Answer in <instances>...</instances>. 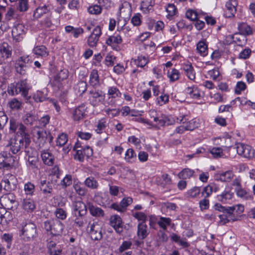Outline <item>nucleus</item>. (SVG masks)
Here are the masks:
<instances>
[{"label":"nucleus","mask_w":255,"mask_h":255,"mask_svg":"<svg viewBox=\"0 0 255 255\" xmlns=\"http://www.w3.org/2000/svg\"><path fill=\"white\" fill-rule=\"evenodd\" d=\"M34 141L40 148L49 142L50 143L53 140V137L49 132L46 131L39 127H34L31 130Z\"/></svg>","instance_id":"1"},{"label":"nucleus","mask_w":255,"mask_h":255,"mask_svg":"<svg viewBox=\"0 0 255 255\" xmlns=\"http://www.w3.org/2000/svg\"><path fill=\"white\" fill-rule=\"evenodd\" d=\"M29 88L26 80H22L15 83H11L7 88V93L9 95L15 96L20 94L24 98H26Z\"/></svg>","instance_id":"2"},{"label":"nucleus","mask_w":255,"mask_h":255,"mask_svg":"<svg viewBox=\"0 0 255 255\" xmlns=\"http://www.w3.org/2000/svg\"><path fill=\"white\" fill-rule=\"evenodd\" d=\"M9 131L12 133H15L17 129L21 137H24L26 143L29 141V135L27 128L22 123L19 122L14 118H11L9 120Z\"/></svg>","instance_id":"3"},{"label":"nucleus","mask_w":255,"mask_h":255,"mask_svg":"<svg viewBox=\"0 0 255 255\" xmlns=\"http://www.w3.org/2000/svg\"><path fill=\"white\" fill-rule=\"evenodd\" d=\"M21 232L22 239L26 242L33 241L38 235L36 226L31 222L26 223L22 227Z\"/></svg>","instance_id":"4"},{"label":"nucleus","mask_w":255,"mask_h":255,"mask_svg":"<svg viewBox=\"0 0 255 255\" xmlns=\"http://www.w3.org/2000/svg\"><path fill=\"white\" fill-rule=\"evenodd\" d=\"M5 138L7 142L5 147L13 154H16L20 150L23 145L24 140H25L24 137H22L18 140L15 134H13L11 137L8 135Z\"/></svg>","instance_id":"5"},{"label":"nucleus","mask_w":255,"mask_h":255,"mask_svg":"<svg viewBox=\"0 0 255 255\" xmlns=\"http://www.w3.org/2000/svg\"><path fill=\"white\" fill-rule=\"evenodd\" d=\"M64 225L59 220H53L44 222V228L54 236L61 235L63 231Z\"/></svg>","instance_id":"6"},{"label":"nucleus","mask_w":255,"mask_h":255,"mask_svg":"<svg viewBox=\"0 0 255 255\" xmlns=\"http://www.w3.org/2000/svg\"><path fill=\"white\" fill-rule=\"evenodd\" d=\"M88 233L93 241H100L103 238L102 228L97 222L89 223L88 226Z\"/></svg>","instance_id":"7"},{"label":"nucleus","mask_w":255,"mask_h":255,"mask_svg":"<svg viewBox=\"0 0 255 255\" xmlns=\"http://www.w3.org/2000/svg\"><path fill=\"white\" fill-rule=\"evenodd\" d=\"M25 152L28 156L27 162L29 168L33 170L37 169L38 162V156L37 151L25 146Z\"/></svg>","instance_id":"8"},{"label":"nucleus","mask_w":255,"mask_h":255,"mask_svg":"<svg viewBox=\"0 0 255 255\" xmlns=\"http://www.w3.org/2000/svg\"><path fill=\"white\" fill-rule=\"evenodd\" d=\"M236 148L238 154L240 156L249 159L252 158L254 156V150L248 144L238 143L236 144Z\"/></svg>","instance_id":"9"},{"label":"nucleus","mask_w":255,"mask_h":255,"mask_svg":"<svg viewBox=\"0 0 255 255\" xmlns=\"http://www.w3.org/2000/svg\"><path fill=\"white\" fill-rule=\"evenodd\" d=\"M30 61L28 55H23L16 60L15 63V69L17 73L22 75L26 74L27 66L26 64Z\"/></svg>","instance_id":"10"},{"label":"nucleus","mask_w":255,"mask_h":255,"mask_svg":"<svg viewBox=\"0 0 255 255\" xmlns=\"http://www.w3.org/2000/svg\"><path fill=\"white\" fill-rule=\"evenodd\" d=\"M74 214L75 216L81 217L85 216L87 212L86 205L82 201H78L73 203L72 204Z\"/></svg>","instance_id":"11"},{"label":"nucleus","mask_w":255,"mask_h":255,"mask_svg":"<svg viewBox=\"0 0 255 255\" xmlns=\"http://www.w3.org/2000/svg\"><path fill=\"white\" fill-rule=\"evenodd\" d=\"M110 224L118 234H121L123 233V222L121 218L119 216H112L110 218Z\"/></svg>","instance_id":"12"},{"label":"nucleus","mask_w":255,"mask_h":255,"mask_svg":"<svg viewBox=\"0 0 255 255\" xmlns=\"http://www.w3.org/2000/svg\"><path fill=\"white\" fill-rule=\"evenodd\" d=\"M238 3L236 0H230L226 4V10L224 15L226 17L231 18L234 16L237 11Z\"/></svg>","instance_id":"13"},{"label":"nucleus","mask_w":255,"mask_h":255,"mask_svg":"<svg viewBox=\"0 0 255 255\" xmlns=\"http://www.w3.org/2000/svg\"><path fill=\"white\" fill-rule=\"evenodd\" d=\"M86 108L85 105H81L77 107L73 112L72 118L75 121H79L86 116Z\"/></svg>","instance_id":"14"},{"label":"nucleus","mask_w":255,"mask_h":255,"mask_svg":"<svg viewBox=\"0 0 255 255\" xmlns=\"http://www.w3.org/2000/svg\"><path fill=\"white\" fill-rule=\"evenodd\" d=\"M0 202L3 206L11 208V205L16 202V197L11 193L4 194L0 197Z\"/></svg>","instance_id":"15"},{"label":"nucleus","mask_w":255,"mask_h":255,"mask_svg":"<svg viewBox=\"0 0 255 255\" xmlns=\"http://www.w3.org/2000/svg\"><path fill=\"white\" fill-rule=\"evenodd\" d=\"M92 155V149L89 147H87L84 149H78L76 150V154L74 155V158L79 161H83L85 155L90 156Z\"/></svg>","instance_id":"16"},{"label":"nucleus","mask_w":255,"mask_h":255,"mask_svg":"<svg viewBox=\"0 0 255 255\" xmlns=\"http://www.w3.org/2000/svg\"><path fill=\"white\" fill-rule=\"evenodd\" d=\"M149 234L147 226L144 222H139L137 225V235L140 240L145 239Z\"/></svg>","instance_id":"17"},{"label":"nucleus","mask_w":255,"mask_h":255,"mask_svg":"<svg viewBox=\"0 0 255 255\" xmlns=\"http://www.w3.org/2000/svg\"><path fill=\"white\" fill-rule=\"evenodd\" d=\"M223 213V214L219 215L220 222L222 225H225L230 222H235L238 220V216H234V215H231L229 213L228 210Z\"/></svg>","instance_id":"18"},{"label":"nucleus","mask_w":255,"mask_h":255,"mask_svg":"<svg viewBox=\"0 0 255 255\" xmlns=\"http://www.w3.org/2000/svg\"><path fill=\"white\" fill-rule=\"evenodd\" d=\"M12 53L11 47L7 43L3 42L0 45V54L5 59L8 58Z\"/></svg>","instance_id":"19"},{"label":"nucleus","mask_w":255,"mask_h":255,"mask_svg":"<svg viewBox=\"0 0 255 255\" xmlns=\"http://www.w3.org/2000/svg\"><path fill=\"white\" fill-rule=\"evenodd\" d=\"M53 185L52 183L46 180H42L40 182V190L45 195L50 194L53 191Z\"/></svg>","instance_id":"20"},{"label":"nucleus","mask_w":255,"mask_h":255,"mask_svg":"<svg viewBox=\"0 0 255 255\" xmlns=\"http://www.w3.org/2000/svg\"><path fill=\"white\" fill-rule=\"evenodd\" d=\"M32 51L37 57H45L48 56L49 54L47 48L44 45H39L34 47Z\"/></svg>","instance_id":"21"},{"label":"nucleus","mask_w":255,"mask_h":255,"mask_svg":"<svg viewBox=\"0 0 255 255\" xmlns=\"http://www.w3.org/2000/svg\"><path fill=\"white\" fill-rule=\"evenodd\" d=\"M51 5L49 4H44L42 6H39L35 10L33 16L35 18H39L44 14L47 13L51 9Z\"/></svg>","instance_id":"22"},{"label":"nucleus","mask_w":255,"mask_h":255,"mask_svg":"<svg viewBox=\"0 0 255 255\" xmlns=\"http://www.w3.org/2000/svg\"><path fill=\"white\" fill-rule=\"evenodd\" d=\"M87 83L85 81H81L78 82L75 85L74 87L76 94L79 96L82 95L86 91L87 88Z\"/></svg>","instance_id":"23"},{"label":"nucleus","mask_w":255,"mask_h":255,"mask_svg":"<svg viewBox=\"0 0 255 255\" xmlns=\"http://www.w3.org/2000/svg\"><path fill=\"white\" fill-rule=\"evenodd\" d=\"M228 210L230 214L234 216H238L239 220V215L242 214L244 211V207L242 205H237L232 207H228Z\"/></svg>","instance_id":"24"},{"label":"nucleus","mask_w":255,"mask_h":255,"mask_svg":"<svg viewBox=\"0 0 255 255\" xmlns=\"http://www.w3.org/2000/svg\"><path fill=\"white\" fill-rule=\"evenodd\" d=\"M88 208L90 214L95 217H103L104 216V211L99 207L94 206L92 204L89 203Z\"/></svg>","instance_id":"25"},{"label":"nucleus","mask_w":255,"mask_h":255,"mask_svg":"<svg viewBox=\"0 0 255 255\" xmlns=\"http://www.w3.org/2000/svg\"><path fill=\"white\" fill-rule=\"evenodd\" d=\"M68 77V71L67 69L61 70L54 77V82L59 83Z\"/></svg>","instance_id":"26"},{"label":"nucleus","mask_w":255,"mask_h":255,"mask_svg":"<svg viewBox=\"0 0 255 255\" xmlns=\"http://www.w3.org/2000/svg\"><path fill=\"white\" fill-rule=\"evenodd\" d=\"M37 120V117L31 113H27L22 117L23 123L27 125H32Z\"/></svg>","instance_id":"27"},{"label":"nucleus","mask_w":255,"mask_h":255,"mask_svg":"<svg viewBox=\"0 0 255 255\" xmlns=\"http://www.w3.org/2000/svg\"><path fill=\"white\" fill-rule=\"evenodd\" d=\"M47 94L44 91L38 90L32 96L33 100L36 102H42L47 99Z\"/></svg>","instance_id":"28"},{"label":"nucleus","mask_w":255,"mask_h":255,"mask_svg":"<svg viewBox=\"0 0 255 255\" xmlns=\"http://www.w3.org/2000/svg\"><path fill=\"white\" fill-rule=\"evenodd\" d=\"M85 185L91 189H97L99 187L97 181L93 177H88L84 181Z\"/></svg>","instance_id":"29"},{"label":"nucleus","mask_w":255,"mask_h":255,"mask_svg":"<svg viewBox=\"0 0 255 255\" xmlns=\"http://www.w3.org/2000/svg\"><path fill=\"white\" fill-rule=\"evenodd\" d=\"M75 192L80 196H84L87 193V190L81 182H78L73 185Z\"/></svg>","instance_id":"30"},{"label":"nucleus","mask_w":255,"mask_h":255,"mask_svg":"<svg viewBox=\"0 0 255 255\" xmlns=\"http://www.w3.org/2000/svg\"><path fill=\"white\" fill-rule=\"evenodd\" d=\"M234 193L231 191L225 190L221 195L218 196L219 201L226 203L228 200L232 199Z\"/></svg>","instance_id":"31"},{"label":"nucleus","mask_w":255,"mask_h":255,"mask_svg":"<svg viewBox=\"0 0 255 255\" xmlns=\"http://www.w3.org/2000/svg\"><path fill=\"white\" fill-rule=\"evenodd\" d=\"M183 69L186 75L190 80H193L195 78V73L191 64H186L183 67Z\"/></svg>","instance_id":"32"},{"label":"nucleus","mask_w":255,"mask_h":255,"mask_svg":"<svg viewBox=\"0 0 255 255\" xmlns=\"http://www.w3.org/2000/svg\"><path fill=\"white\" fill-rule=\"evenodd\" d=\"M218 180L223 182H229L233 177L234 174L231 171H227L218 175Z\"/></svg>","instance_id":"33"},{"label":"nucleus","mask_w":255,"mask_h":255,"mask_svg":"<svg viewBox=\"0 0 255 255\" xmlns=\"http://www.w3.org/2000/svg\"><path fill=\"white\" fill-rule=\"evenodd\" d=\"M101 33H92L88 37V44L90 47H95L96 46L99 38Z\"/></svg>","instance_id":"34"},{"label":"nucleus","mask_w":255,"mask_h":255,"mask_svg":"<svg viewBox=\"0 0 255 255\" xmlns=\"http://www.w3.org/2000/svg\"><path fill=\"white\" fill-rule=\"evenodd\" d=\"M22 207L25 210L32 211L35 207L33 200L30 199H25L22 202Z\"/></svg>","instance_id":"35"},{"label":"nucleus","mask_w":255,"mask_h":255,"mask_svg":"<svg viewBox=\"0 0 255 255\" xmlns=\"http://www.w3.org/2000/svg\"><path fill=\"white\" fill-rule=\"evenodd\" d=\"M3 189L7 192H11L14 190L16 187V184L11 183L8 179H3L2 180Z\"/></svg>","instance_id":"36"},{"label":"nucleus","mask_w":255,"mask_h":255,"mask_svg":"<svg viewBox=\"0 0 255 255\" xmlns=\"http://www.w3.org/2000/svg\"><path fill=\"white\" fill-rule=\"evenodd\" d=\"M171 222V220L169 218L161 217L157 222V224L163 230L166 231L167 227L170 225Z\"/></svg>","instance_id":"37"},{"label":"nucleus","mask_w":255,"mask_h":255,"mask_svg":"<svg viewBox=\"0 0 255 255\" xmlns=\"http://www.w3.org/2000/svg\"><path fill=\"white\" fill-rule=\"evenodd\" d=\"M201 14L195 10L189 9L186 11V17L191 20H196L201 17Z\"/></svg>","instance_id":"38"},{"label":"nucleus","mask_w":255,"mask_h":255,"mask_svg":"<svg viewBox=\"0 0 255 255\" xmlns=\"http://www.w3.org/2000/svg\"><path fill=\"white\" fill-rule=\"evenodd\" d=\"M194 171L189 168H185L183 169L178 174V176L180 178L187 179L190 178L194 175Z\"/></svg>","instance_id":"39"},{"label":"nucleus","mask_w":255,"mask_h":255,"mask_svg":"<svg viewBox=\"0 0 255 255\" xmlns=\"http://www.w3.org/2000/svg\"><path fill=\"white\" fill-rule=\"evenodd\" d=\"M41 158L44 163L48 165H52L53 164V158L50 153L43 152L41 153Z\"/></svg>","instance_id":"40"},{"label":"nucleus","mask_w":255,"mask_h":255,"mask_svg":"<svg viewBox=\"0 0 255 255\" xmlns=\"http://www.w3.org/2000/svg\"><path fill=\"white\" fill-rule=\"evenodd\" d=\"M108 94L110 96V98H111L121 97L122 96V93L116 87H111L109 88Z\"/></svg>","instance_id":"41"},{"label":"nucleus","mask_w":255,"mask_h":255,"mask_svg":"<svg viewBox=\"0 0 255 255\" xmlns=\"http://www.w3.org/2000/svg\"><path fill=\"white\" fill-rule=\"evenodd\" d=\"M158 122V125L160 126H164L165 125H170L173 123L171 119L165 115H162L160 117H159Z\"/></svg>","instance_id":"42"},{"label":"nucleus","mask_w":255,"mask_h":255,"mask_svg":"<svg viewBox=\"0 0 255 255\" xmlns=\"http://www.w3.org/2000/svg\"><path fill=\"white\" fill-rule=\"evenodd\" d=\"M90 83L93 86H96L99 84V75L97 70H93L90 76Z\"/></svg>","instance_id":"43"},{"label":"nucleus","mask_w":255,"mask_h":255,"mask_svg":"<svg viewBox=\"0 0 255 255\" xmlns=\"http://www.w3.org/2000/svg\"><path fill=\"white\" fill-rule=\"evenodd\" d=\"M186 93L190 97L193 99H197L200 96L199 91L195 87H188L186 89Z\"/></svg>","instance_id":"44"},{"label":"nucleus","mask_w":255,"mask_h":255,"mask_svg":"<svg viewBox=\"0 0 255 255\" xmlns=\"http://www.w3.org/2000/svg\"><path fill=\"white\" fill-rule=\"evenodd\" d=\"M166 10L167 12V17L168 18L172 17L177 12V9L174 4H168Z\"/></svg>","instance_id":"45"},{"label":"nucleus","mask_w":255,"mask_h":255,"mask_svg":"<svg viewBox=\"0 0 255 255\" xmlns=\"http://www.w3.org/2000/svg\"><path fill=\"white\" fill-rule=\"evenodd\" d=\"M17 9L21 12H25L28 9V0H18Z\"/></svg>","instance_id":"46"},{"label":"nucleus","mask_w":255,"mask_h":255,"mask_svg":"<svg viewBox=\"0 0 255 255\" xmlns=\"http://www.w3.org/2000/svg\"><path fill=\"white\" fill-rule=\"evenodd\" d=\"M176 205L174 203H164L161 204V210L164 212H168L171 211L175 210Z\"/></svg>","instance_id":"47"},{"label":"nucleus","mask_w":255,"mask_h":255,"mask_svg":"<svg viewBox=\"0 0 255 255\" xmlns=\"http://www.w3.org/2000/svg\"><path fill=\"white\" fill-rule=\"evenodd\" d=\"M197 50L201 55L205 56L207 55V46L204 41H200L197 45Z\"/></svg>","instance_id":"48"},{"label":"nucleus","mask_w":255,"mask_h":255,"mask_svg":"<svg viewBox=\"0 0 255 255\" xmlns=\"http://www.w3.org/2000/svg\"><path fill=\"white\" fill-rule=\"evenodd\" d=\"M238 29L239 32H252L254 29L246 22L238 23Z\"/></svg>","instance_id":"49"},{"label":"nucleus","mask_w":255,"mask_h":255,"mask_svg":"<svg viewBox=\"0 0 255 255\" xmlns=\"http://www.w3.org/2000/svg\"><path fill=\"white\" fill-rule=\"evenodd\" d=\"M67 135L64 133H62L57 138L56 145L59 146H62L67 143Z\"/></svg>","instance_id":"50"},{"label":"nucleus","mask_w":255,"mask_h":255,"mask_svg":"<svg viewBox=\"0 0 255 255\" xmlns=\"http://www.w3.org/2000/svg\"><path fill=\"white\" fill-rule=\"evenodd\" d=\"M122 38L120 35L110 36L107 40L108 45L114 46V44H119L122 42Z\"/></svg>","instance_id":"51"},{"label":"nucleus","mask_w":255,"mask_h":255,"mask_svg":"<svg viewBox=\"0 0 255 255\" xmlns=\"http://www.w3.org/2000/svg\"><path fill=\"white\" fill-rule=\"evenodd\" d=\"M8 105L11 109L18 110L21 108L22 103L17 99L14 98L8 103Z\"/></svg>","instance_id":"52"},{"label":"nucleus","mask_w":255,"mask_h":255,"mask_svg":"<svg viewBox=\"0 0 255 255\" xmlns=\"http://www.w3.org/2000/svg\"><path fill=\"white\" fill-rule=\"evenodd\" d=\"M153 2L152 0H143L141 3V8L144 11H149L152 9Z\"/></svg>","instance_id":"53"},{"label":"nucleus","mask_w":255,"mask_h":255,"mask_svg":"<svg viewBox=\"0 0 255 255\" xmlns=\"http://www.w3.org/2000/svg\"><path fill=\"white\" fill-rule=\"evenodd\" d=\"M88 12L91 14L98 15L102 12V7L101 5L95 4L89 7Z\"/></svg>","instance_id":"54"},{"label":"nucleus","mask_w":255,"mask_h":255,"mask_svg":"<svg viewBox=\"0 0 255 255\" xmlns=\"http://www.w3.org/2000/svg\"><path fill=\"white\" fill-rule=\"evenodd\" d=\"M167 75L170 81L174 82L179 79L180 73L178 70L174 68L171 70V72H168Z\"/></svg>","instance_id":"55"},{"label":"nucleus","mask_w":255,"mask_h":255,"mask_svg":"<svg viewBox=\"0 0 255 255\" xmlns=\"http://www.w3.org/2000/svg\"><path fill=\"white\" fill-rule=\"evenodd\" d=\"M0 156H1L4 158V159L2 160V162L4 164V166H10L14 161L11 156L8 157L6 152H3L0 154Z\"/></svg>","instance_id":"56"},{"label":"nucleus","mask_w":255,"mask_h":255,"mask_svg":"<svg viewBox=\"0 0 255 255\" xmlns=\"http://www.w3.org/2000/svg\"><path fill=\"white\" fill-rule=\"evenodd\" d=\"M72 183V177L71 175L67 174L61 181V185L63 188H66L67 187L71 185Z\"/></svg>","instance_id":"57"},{"label":"nucleus","mask_w":255,"mask_h":255,"mask_svg":"<svg viewBox=\"0 0 255 255\" xmlns=\"http://www.w3.org/2000/svg\"><path fill=\"white\" fill-rule=\"evenodd\" d=\"M35 190V186L30 182L25 184L24 190L26 195H32Z\"/></svg>","instance_id":"58"},{"label":"nucleus","mask_w":255,"mask_h":255,"mask_svg":"<svg viewBox=\"0 0 255 255\" xmlns=\"http://www.w3.org/2000/svg\"><path fill=\"white\" fill-rule=\"evenodd\" d=\"M237 194L239 197L246 199H252V197L248 194L247 192L242 188L236 189Z\"/></svg>","instance_id":"59"},{"label":"nucleus","mask_w":255,"mask_h":255,"mask_svg":"<svg viewBox=\"0 0 255 255\" xmlns=\"http://www.w3.org/2000/svg\"><path fill=\"white\" fill-rule=\"evenodd\" d=\"M55 215L58 219L65 220L67 217L66 212L62 208H57L55 211Z\"/></svg>","instance_id":"60"},{"label":"nucleus","mask_w":255,"mask_h":255,"mask_svg":"<svg viewBox=\"0 0 255 255\" xmlns=\"http://www.w3.org/2000/svg\"><path fill=\"white\" fill-rule=\"evenodd\" d=\"M133 216L138 221H141L140 222H144L145 223V222L147 220L146 215L141 212H137L133 213Z\"/></svg>","instance_id":"61"},{"label":"nucleus","mask_w":255,"mask_h":255,"mask_svg":"<svg viewBox=\"0 0 255 255\" xmlns=\"http://www.w3.org/2000/svg\"><path fill=\"white\" fill-rule=\"evenodd\" d=\"M136 62V65L138 67L143 68L148 62V60L145 56H140L137 58V60H135Z\"/></svg>","instance_id":"62"},{"label":"nucleus","mask_w":255,"mask_h":255,"mask_svg":"<svg viewBox=\"0 0 255 255\" xmlns=\"http://www.w3.org/2000/svg\"><path fill=\"white\" fill-rule=\"evenodd\" d=\"M246 84L243 81L237 82L235 92L237 94H241V92L244 91L246 89Z\"/></svg>","instance_id":"63"},{"label":"nucleus","mask_w":255,"mask_h":255,"mask_svg":"<svg viewBox=\"0 0 255 255\" xmlns=\"http://www.w3.org/2000/svg\"><path fill=\"white\" fill-rule=\"evenodd\" d=\"M132 202V199L131 197H127L124 198L123 199V200L121 201L120 204L121 206L123 209L124 211H125L127 207L130 205Z\"/></svg>","instance_id":"64"}]
</instances>
